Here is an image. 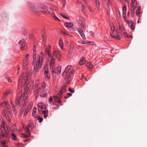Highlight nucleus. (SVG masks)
I'll return each instance as SVG.
<instances>
[{"label": "nucleus", "instance_id": "53", "mask_svg": "<svg viewBox=\"0 0 147 147\" xmlns=\"http://www.w3.org/2000/svg\"><path fill=\"white\" fill-rule=\"evenodd\" d=\"M107 13L108 15L109 16V15H110V10H109V8H108L107 9Z\"/></svg>", "mask_w": 147, "mask_h": 147}, {"label": "nucleus", "instance_id": "19", "mask_svg": "<svg viewBox=\"0 0 147 147\" xmlns=\"http://www.w3.org/2000/svg\"><path fill=\"white\" fill-rule=\"evenodd\" d=\"M6 108L7 109V111L9 114L12 116V114L11 109L9 105L8 106H7Z\"/></svg>", "mask_w": 147, "mask_h": 147}, {"label": "nucleus", "instance_id": "18", "mask_svg": "<svg viewBox=\"0 0 147 147\" xmlns=\"http://www.w3.org/2000/svg\"><path fill=\"white\" fill-rule=\"evenodd\" d=\"M41 36H42V43L43 44H45L47 40L46 36L45 33L43 32L41 34Z\"/></svg>", "mask_w": 147, "mask_h": 147}, {"label": "nucleus", "instance_id": "25", "mask_svg": "<svg viewBox=\"0 0 147 147\" xmlns=\"http://www.w3.org/2000/svg\"><path fill=\"white\" fill-rule=\"evenodd\" d=\"M64 25L66 28H71L73 26V24L70 22H65L64 24Z\"/></svg>", "mask_w": 147, "mask_h": 147}, {"label": "nucleus", "instance_id": "58", "mask_svg": "<svg viewBox=\"0 0 147 147\" xmlns=\"http://www.w3.org/2000/svg\"><path fill=\"white\" fill-rule=\"evenodd\" d=\"M123 35L124 37H128V35H127V34L125 32L123 33Z\"/></svg>", "mask_w": 147, "mask_h": 147}, {"label": "nucleus", "instance_id": "35", "mask_svg": "<svg viewBox=\"0 0 147 147\" xmlns=\"http://www.w3.org/2000/svg\"><path fill=\"white\" fill-rule=\"evenodd\" d=\"M59 44L60 47L62 49V48L63 47V43L62 41V39L61 38H60Z\"/></svg>", "mask_w": 147, "mask_h": 147}, {"label": "nucleus", "instance_id": "57", "mask_svg": "<svg viewBox=\"0 0 147 147\" xmlns=\"http://www.w3.org/2000/svg\"><path fill=\"white\" fill-rule=\"evenodd\" d=\"M53 100V98H52V97H50V98H49V102L51 103V102H52Z\"/></svg>", "mask_w": 147, "mask_h": 147}, {"label": "nucleus", "instance_id": "37", "mask_svg": "<svg viewBox=\"0 0 147 147\" xmlns=\"http://www.w3.org/2000/svg\"><path fill=\"white\" fill-rule=\"evenodd\" d=\"M32 107V104L31 103H30L29 105H28V106L27 107L26 109V110L28 111Z\"/></svg>", "mask_w": 147, "mask_h": 147}, {"label": "nucleus", "instance_id": "50", "mask_svg": "<svg viewBox=\"0 0 147 147\" xmlns=\"http://www.w3.org/2000/svg\"><path fill=\"white\" fill-rule=\"evenodd\" d=\"M22 136L26 138L29 137L30 136L28 135H25L24 134H22Z\"/></svg>", "mask_w": 147, "mask_h": 147}, {"label": "nucleus", "instance_id": "56", "mask_svg": "<svg viewBox=\"0 0 147 147\" xmlns=\"http://www.w3.org/2000/svg\"><path fill=\"white\" fill-rule=\"evenodd\" d=\"M32 125V124L31 122H30L29 123L27 126V127H27L28 128H29Z\"/></svg>", "mask_w": 147, "mask_h": 147}, {"label": "nucleus", "instance_id": "52", "mask_svg": "<svg viewBox=\"0 0 147 147\" xmlns=\"http://www.w3.org/2000/svg\"><path fill=\"white\" fill-rule=\"evenodd\" d=\"M35 90L36 91H37L38 92H39L41 90V88H38V87L37 88H35Z\"/></svg>", "mask_w": 147, "mask_h": 147}, {"label": "nucleus", "instance_id": "28", "mask_svg": "<svg viewBox=\"0 0 147 147\" xmlns=\"http://www.w3.org/2000/svg\"><path fill=\"white\" fill-rule=\"evenodd\" d=\"M9 93V92H7L3 94L2 96V99H5Z\"/></svg>", "mask_w": 147, "mask_h": 147}, {"label": "nucleus", "instance_id": "23", "mask_svg": "<svg viewBox=\"0 0 147 147\" xmlns=\"http://www.w3.org/2000/svg\"><path fill=\"white\" fill-rule=\"evenodd\" d=\"M43 104L42 102L39 103L38 104V110L39 112L41 111L43 109Z\"/></svg>", "mask_w": 147, "mask_h": 147}, {"label": "nucleus", "instance_id": "42", "mask_svg": "<svg viewBox=\"0 0 147 147\" xmlns=\"http://www.w3.org/2000/svg\"><path fill=\"white\" fill-rule=\"evenodd\" d=\"M59 14L64 18L67 20H69V17H67L66 16L64 15L62 13H60Z\"/></svg>", "mask_w": 147, "mask_h": 147}, {"label": "nucleus", "instance_id": "12", "mask_svg": "<svg viewBox=\"0 0 147 147\" xmlns=\"http://www.w3.org/2000/svg\"><path fill=\"white\" fill-rule=\"evenodd\" d=\"M49 92V91L47 90L45 91H42L40 94V96L41 97H45L48 94Z\"/></svg>", "mask_w": 147, "mask_h": 147}, {"label": "nucleus", "instance_id": "62", "mask_svg": "<svg viewBox=\"0 0 147 147\" xmlns=\"http://www.w3.org/2000/svg\"><path fill=\"white\" fill-rule=\"evenodd\" d=\"M71 65H68L67 67V69H70L71 68Z\"/></svg>", "mask_w": 147, "mask_h": 147}, {"label": "nucleus", "instance_id": "5", "mask_svg": "<svg viewBox=\"0 0 147 147\" xmlns=\"http://www.w3.org/2000/svg\"><path fill=\"white\" fill-rule=\"evenodd\" d=\"M22 92L21 91L19 92L17 100L15 102V104L16 105H23L25 101V99L24 98V96H22Z\"/></svg>", "mask_w": 147, "mask_h": 147}, {"label": "nucleus", "instance_id": "48", "mask_svg": "<svg viewBox=\"0 0 147 147\" xmlns=\"http://www.w3.org/2000/svg\"><path fill=\"white\" fill-rule=\"evenodd\" d=\"M69 91L71 92L74 93V90L72 88H69Z\"/></svg>", "mask_w": 147, "mask_h": 147}, {"label": "nucleus", "instance_id": "60", "mask_svg": "<svg viewBox=\"0 0 147 147\" xmlns=\"http://www.w3.org/2000/svg\"><path fill=\"white\" fill-rule=\"evenodd\" d=\"M90 34L92 36L93 35L94 33L92 31H90L89 32Z\"/></svg>", "mask_w": 147, "mask_h": 147}, {"label": "nucleus", "instance_id": "27", "mask_svg": "<svg viewBox=\"0 0 147 147\" xmlns=\"http://www.w3.org/2000/svg\"><path fill=\"white\" fill-rule=\"evenodd\" d=\"M129 26L130 28H134L133 23L131 21H127Z\"/></svg>", "mask_w": 147, "mask_h": 147}, {"label": "nucleus", "instance_id": "14", "mask_svg": "<svg viewBox=\"0 0 147 147\" xmlns=\"http://www.w3.org/2000/svg\"><path fill=\"white\" fill-rule=\"evenodd\" d=\"M77 30L79 34H80L82 38L84 39H85V36L83 31H82V30L80 28H77Z\"/></svg>", "mask_w": 147, "mask_h": 147}, {"label": "nucleus", "instance_id": "26", "mask_svg": "<svg viewBox=\"0 0 147 147\" xmlns=\"http://www.w3.org/2000/svg\"><path fill=\"white\" fill-rule=\"evenodd\" d=\"M50 14L51 15V16L53 18V19L56 21L57 22H59L60 21V20L54 14V13H50Z\"/></svg>", "mask_w": 147, "mask_h": 147}, {"label": "nucleus", "instance_id": "63", "mask_svg": "<svg viewBox=\"0 0 147 147\" xmlns=\"http://www.w3.org/2000/svg\"><path fill=\"white\" fill-rule=\"evenodd\" d=\"M67 95L68 96H69L68 97H69L70 96H71L72 95V94L71 93H68L67 94Z\"/></svg>", "mask_w": 147, "mask_h": 147}, {"label": "nucleus", "instance_id": "45", "mask_svg": "<svg viewBox=\"0 0 147 147\" xmlns=\"http://www.w3.org/2000/svg\"><path fill=\"white\" fill-rule=\"evenodd\" d=\"M61 33H62L64 35H68V34H67L68 32V31H61Z\"/></svg>", "mask_w": 147, "mask_h": 147}, {"label": "nucleus", "instance_id": "6", "mask_svg": "<svg viewBox=\"0 0 147 147\" xmlns=\"http://www.w3.org/2000/svg\"><path fill=\"white\" fill-rule=\"evenodd\" d=\"M137 3L136 0H131V13L134 12V9L137 7Z\"/></svg>", "mask_w": 147, "mask_h": 147}, {"label": "nucleus", "instance_id": "15", "mask_svg": "<svg viewBox=\"0 0 147 147\" xmlns=\"http://www.w3.org/2000/svg\"><path fill=\"white\" fill-rule=\"evenodd\" d=\"M126 7H123V17L125 21H126Z\"/></svg>", "mask_w": 147, "mask_h": 147}, {"label": "nucleus", "instance_id": "47", "mask_svg": "<svg viewBox=\"0 0 147 147\" xmlns=\"http://www.w3.org/2000/svg\"><path fill=\"white\" fill-rule=\"evenodd\" d=\"M29 55L28 54H27L25 56V58L24 59V61H28Z\"/></svg>", "mask_w": 147, "mask_h": 147}, {"label": "nucleus", "instance_id": "59", "mask_svg": "<svg viewBox=\"0 0 147 147\" xmlns=\"http://www.w3.org/2000/svg\"><path fill=\"white\" fill-rule=\"evenodd\" d=\"M28 112V111H26V110H25L24 113V115H26L27 114Z\"/></svg>", "mask_w": 147, "mask_h": 147}, {"label": "nucleus", "instance_id": "39", "mask_svg": "<svg viewBox=\"0 0 147 147\" xmlns=\"http://www.w3.org/2000/svg\"><path fill=\"white\" fill-rule=\"evenodd\" d=\"M36 51H34L33 55V61H35L36 59V53L35 52Z\"/></svg>", "mask_w": 147, "mask_h": 147}, {"label": "nucleus", "instance_id": "54", "mask_svg": "<svg viewBox=\"0 0 147 147\" xmlns=\"http://www.w3.org/2000/svg\"><path fill=\"white\" fill-rule=\"evenodd\" d=\"M85 3V4L86 5V7L88 8H89V6L88 5V3L86 2V1H84Z\"/></svg>", "mask_w": 147, "mask_h": 147}, {"label": "nucleus", "instance_id": "32", "mask_svg": "<svg viewBox=\"0 0 147 147\" xmlns=\"http://www.w3.org/2000/svg\"><path fill=\"white\" fill-rule=\"evenodd\" d=\"M141 8L139 7L138 8V9L136 11V14L139 17L140 16V12L141 11Z\"/></svg>", "mask_w": 147, "mask_h": 147}, {"label": "nucleus", "instance_id": "2", "mask_svg": "<svg viewBox=\"0 0 147 147\" xmlns=\"http://www.w3.org/2000/svg\"><path fill=\"white\" fill-rule=\"evenodd\" d=\"M43 53H41L38 58V60L36 63L33 69V75H35L39 68L41 67L43 62Z\"/></svg>", "mask_w": 147, "mask_h": 147}, {"label": "nucleus", "instance_id": "24", "mask_svg": "<svg viewBox=\"0 0 147 147\" xmlns=\"http://www.w3.org/2000/svg\"><path fill=\"white\" fill-rule=\"evenodd\" d=\"M107 5L108 7V8H109V10H110V8L111 7L112 5V0H107L106 2Z\"/></svg>", "mask_w": 147, "mask_h": 147}, {"label": "nucleus", "instance_id": "9", "mask_svg": "<svg viewBox=\"0 0 147 147\" xmlns=\"http://www.w3.org/2000/svg\"><path fill=\"white\" fill-rule=\"evenodd\" d=\"M32 74V71H31L29 72H27L26 74V76L25 77L24 79L23 78L24 80H25V81L26 80H30L31 77V75Z\"/></svg>", "mask_w": 147, "mask_h": 147}, {"label": "nucleus", "instance_id": "22", "mask_svg": "<svg viewBox=\"0 0 147 147\" xmlns=\"http://www.w3.org/2000/svg\"><path fill=\"white\" fill-rule=\"evenodd\" d=\"M67 86V85L65 84L62 87V89L60 91V94L62 95L63 93H64L66 90V88Z\"/></svg>", "mask_w": 147, "mask_h": 147}, {"label": "nucleus", "instance_id": "43", "mask_svg": "<svg viewBox=\"0 0 147 147\" xmlns=\"http://www.w3.org/2000/svg\"><path fill=\"white\" fill-rule=\"evenodd\" d=\"M11 106L13 108V111L14 113V114H16V109L15 108L14 105L13 104V105H11Z\"/></svg>", "mask_w": 147, "mask_h": 147}, {"label": "nucleus", "instance_id": "10", "mask_svg": "<svg viewBox=\"0 0 147 147\" xmlns=\"http://www.w3.org/2000/svg\"><path fill=\"white\" fill-rule=\"evenodd\" d=\"M60 95H61L60 94V93L54 97L55 100L59 103H60L61 102L60 99L61 98L62 96Z\"/></svg>", "mask_w": 147, "mask_h": 147}, {"label": "nucleus", "instance_id": "49", "mask_svg": "<svg viewBox=\"0 0 147 147\" xmlns=\"http://www.w3.org/2000/svg\"><path fill=\"white\" fill-rule=\"evenodd\" d=\"M37 46V44H34V45L33 51H36V48Z\"/></svg>", "mask_w": 147, "mask_h": 147}, {"label": "nucleus", "instance_id": "38", "mask_svg": "<svg viewBox=\"0 0 147 147\" xmlns=\"http://www.w3.org/2000/svg\"><path fill=\"white\" fill-rule=\"evenodd\" d=\"M70 69H67V67L65 69V70L63 72L62 75L63 76H64L67 74V73L69 72Z\"/></svg>", "mask_w": 147, "mask_h": 147}, {"label": "nucleus", "instance_id": "55", "mask_svg": "<svg viewBox=\"0 0 147 147\" xmlns=\"http://www.w3.org/2000/svg\"><path fill=\"white\" fill-rule=\"evenodd\" d=\"M68 31L71 32H73L74 30L73 28H68Z\"/></svg>", "mask_w": 147, "mask_h": 147}, {"label": "nucleus", "instance_id": "21", "mask_svg": "<svg viewBox=\"0 0 147 147\" xmlns=\"http://www.w3.org/2000/svg\"><path fill=\"white\" fill-rule=\"evenodd\" d=\"M9 105L8 102L7 101H4L3 102H0V107L4 106L6 107L7 106H8Z\"/></svg>", "mask_w": 147, "mask_h": 147}, {"label": "nucleus", "instance_id": "30", "mask_svg": "<svg viewBox=\"0 0 147 147\" xmlns=\"http://www.w3.org/2000/svg\"><path fill=\"white\" fill-rule=\"evenodd\" d=\"M5 109H4L3 114V115L5 116L6 117L7 119V121H9V122H10L11 121H10V117L8 115L6 114V113L5 112Z\"/></svg>", "mask_w": 147, "mask_h": 147}, {"label": "nucleus", "instance_id": "29", "mask_svg": "<svg viewBox=\"0 0 147 147\" xmlns=\"http://www.w3.org/2000/svg\"><path fill=\"white\" fill-rule=\"evenodd\" d=\"M86 66L89 69H90L93 67V66L90 62H88L86 64Z\"/></svg>", "mask_w": 147, "mask_h": 147}, {"label": "nucleus", "instance_id": "8", "mask_svg": "<svg viewBox=\"0 0 147 147\" xmlns=\"http://www.w3.org/2000/svg\"><path fill=\"white\" fill-rule=\"evenodd\" d=\"M19 45H21L20 49L21 50H24L26 47V44L25 41L24 40H20L19 42Z\"/></svg>", "mask_w": 147, "mask_h": 147}, {"label": "nucleus", "instance_id": "41", "mask_svg": "<svg viewBox=\"0 0 147 147\" xmlns=\"http://www.w3.org/2000/svg\"><path fill=\"white\" fill-rule=\"evenodd\" d=\"M32 114L33 116L35 118L37 117L36 111H33Z\"/></svg>", "mask_w": 147, "mask_h": 147}, {"label": "nucleus", "instance_id": "11", "mask_svg": "<svg viewBox=\"0 0 147 147\" xmlns=\"http://www.w3.org/2000/svg\"><path fill=\"white\" fill-rule=\"evenodd\" d=\"M74 71L72 70H71L70 71L66 74L65 75L66 76V78L67 80L70 79L74 74Z\"/></svg>", "mask_w": 147, "mask_h": 147}, {"label": "nucleus", "instance_id": "61", "mask_svg": "<svg viewBox=\"0 0 147 147\" xmlns=\"http://www.w3.org/2000/svg\"><path fill=\"white\" fill-rule=\"evenodd\" d=\"M42 87L43 88V89L45 88V83L42 84Z\"/></svg>", "mask_w": 147, "mask_h": 147}, {"label": "nucleus", "instance_id": "20", "mask_svg": "<svg viewBox=\"0 0 147 147\" xmlns=\"http://www.w3.org/2000/svg\"><path fill=\"white\" fill-rule=\"evenodd\" d=\"M93 1H95L96 6L98 10H100V4L99 0H92Z\"/></svg>", "mask_w": 147, "mask_h": 147}, {"label": "nucleus", "instance_id": "46", "mask_svg": "<svg viewBox=\"0 0 147 147\" xmlns=\"http://www.w3.org/2000/svg\"><path fill=\"white\" fill-rule=\"evenodd\" d=\"M25 131L27 132V133L29 134H30V132L27 127H26L25 128H24Z\"/></svg>", "mask_w": 147, "mask_h": 147}, {"label": "nucleus", "instance_id": "1", "mask_svg": "<svg viewBox=\"0 0 147 147\" xmlns=\"http://www.w3.org/2000/svg\"><path fill=\"white\" fill-rule=\"evenodd\" d=\"M51 46L49 45L48 46V48H47L45 50V54L47 55L50 61L51 59V57H53L55 59L54 63L56 60V58H57L59 61H61V59L60 58L61 53L60 52L58 51H54L52 53H50L51 52Z\"/></svg>", "mask_w": 147, "mask_h": 147}, {"label": "nucleus", "instance_id": "4", "mask_svg": "<svg viewBox=\"0 0 147 147\" xmlns=\"http://www.w3.org/2000/svg\"><path fill=\"white\" fill-rule=\"evenodd\" d=\"M111 36L113 38L117 39H120V37L119 36V33L121 34L120 30L118 28H111Z\"/></svg>", "mask_w": 147, "mask_h": 147}, {"label": "nucleus", "instance_id": "36", "mask_svg": "<svg viewBox=\"0 0 147 147\" xmlns=\"http://www.w3.org/2000/svg\"><path fill=\"white\" fill-rule=\"evenodd\" d=\"M11 137L12 139L15 140L17 141L18 140V139L17 138L16 135L13 133L11 134Z\"/></svg>", "mask_w": 147, "mask_h": 147}, {"label": "nucleus", "instance_id": "64", "mask_svg": "<svg viewBox=\"0 0 147 147\" xmlns=\"http://www.w3.org/2000/svg\"><path fill=\"white\" fill-rule=\"evenodd\" d=\"M33 111H36V107H34L33 110Z\"/></svg>", "mask_w": 147, "mask_h": 147}, {"label": "nucleus", "instance_id": "33", "mask_svg": "<svg viewBox=\"0 0 147 147\" xmlns=\"http://www.w3.org/2000/svg\"><path fill=\"white\" fill-rule=\"evenodd\" d=\"M0 142L1 144L3 145V147H8L7 146H6V144L4 140H0Z\"/></svg>", "mask_w": 147, "mask_h": 147}, {"label": "nucleus", "instance_id": "40", "mask_svg": "<svg viewBox=\"0 0 147 147\" xmlns=\"http://www.w3.org/2000/svg\"><path fill=\"white\" fill-rule=\"evenodd\" d=\"M28 64V61H24V60L23 61V67L24 68H25L26 65H27Z\"/></svg>", "mask_w": 147, "mask_h": 147}, {"label": "nucleus", "instance_id": "34", "mask_svg": "<svg viewBox=\"0 0 147 147\" xmlns=\"http://www.w3.org/2000/svg\"><path fill=\"white\" fill-rule=\"evenodd\" d=\"M42 113L44 114V116L45 118H47L48 115V110H45L42 111Z\"/></svg>", "mask_w": 147, "mask_h": 147}, {"label": "nucleus", "instance_id": "16", "mask_svg": "<svg viewBox=\"0 0 147 147\" xmlns=\"http://www.w3.org/2000/svg\"><path fill=\"white\" fill-rule=\"evenodd\" d=\"M22 96H24V98L25 99V101L23 104V106H24L26 105V99L28 97V96L27 95V91L25 90H24V92L23 95L22 93Z\"/></svg>", "mask_w": 147, "mask_h": 147}, {"label": "nucleus", "instance_id": "51", "mask_svg": "<svg viewBox=\"0 0 147 147\" xmlns=\"http://www.w3.org/2000/svg\"><path fill=\"white\" fill-rule=\"evenodd\" d=\"M38 122L40 123L43 120V119L40 117L38 118Z\"/></svg>", "mask_w": 147, "mask_h": 147}, {"label": "nucleus", "instance_id": "13", "mask_svg": "<svg viewBox=\"0 0 147 147\" xmlns=\"http://www.w3.org/2000/svg\"><path fill=\"white\" fill-rule=\"evenodd\" d=\"M49 68L47 65H45L44 67V73L45 76L48 78H49V74L48 72Z\"/></svg>", "mask_w": 147, "mask_h": 147}, {"label": "nucleus", "instance_id": "44", "mask_svg": "<svg viewBox=\"0 0 147 147\" xmlns=\"http://www.w3.org/2000/svg\"><path fill=\"white\" fill-rule=\"evenodd\" d=\"M39 80H36L35 83V88H37L38 87V85L39 83Z\"/></svg>", "mask_w": 147, "mask_h": 147}, {"label": "nucleus", "instance_id": "7", "mask_svg": "<svg viewBox=\"0 0 147 147\" xmlns=\"http://www.w3.org/2000/svg\"><path fill=\"white\" fill-rule=\"evenodd\" d=\"M78 23L80 27L82 28L86 27L85 26V23L84 19L82 18H80L79 19Z\"/></svg>", "mask_w": 147, "mask_h": 147}, {"label": "nucleus", "instance_id": "17", "mask_svg": "<svg viewBox=\"0 0 147 147\" xmlns=\"http://www.w3.org/2000/svg\"><path fill=\"white\" fill-rule=\"evenodd\" d=\"M29 8L32 11H35L37 9L36 6L32 4L29 5Z\"/></svg>", "mask_w": 147, "mask_h": 147}, {"label": "nucleus", "instance_id": "31", "mask_svg": "<svg viewBox=\"0 0 147 147\" xmlns=\"http://www.w3.org/2000/svg\"><path fill=\"white\" fill-rule=\"evenodd\" d=\"M85 63V59L84 57L81 58L79 61V64L81 65H83Z\"/></svg>", "mask_w": 147, "mask_h": 147}, {"label": "nucleus", "instance_id": "3", "mask_svg": "<svg viewBox=\"0 0 147 147\" xmlns=\"http://www.w3.org/2000/svg\"><path fill=\"white\" fill-rule=\"evenodd\" d=\"M51 57V59L50 61V66L51 71L53 73L59 74L61 73V67L59 66L57 67L54 68L55 59Z\"/></svg>", "mask_w": 147, "mask_h": 147}]
</instances>
